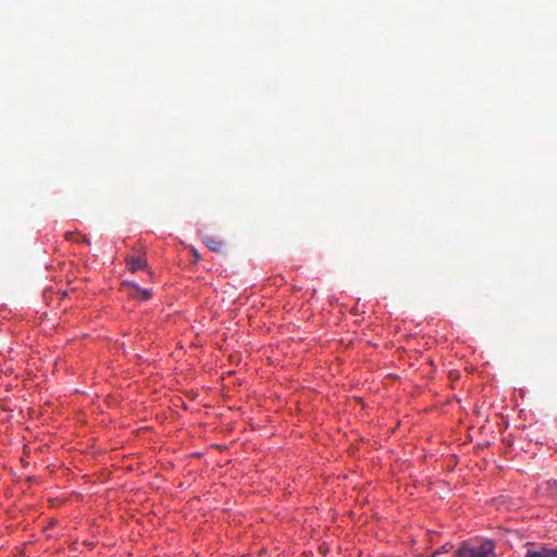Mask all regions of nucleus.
Masks as SVG:
<instances>
[{
  "label": "nucleus",
  "mask_w": 557,
  "mask_h": 557,
  "mask_svg": "<svg viewBox=\"0 0 557 557\" xmlns=\"http://www.w3.org/2000/svg\"><path fill=\"white\" fill-rule=\"evenodd\" d=\"M455 555L456 557H496L495 544L491 540L478 544L463 543Z\"/></svg>",
  "instance_id": "f257e3e1"
},
{
  "label": "nucleus",
  "mask_w": 557,
  "mask_h": 557,
  "mask_svg": "<svg viewBox=\"0 0 557 557\" xmlns=\"http://www.w3.org/2000/svg\"><path fill=\"white\" fill-rule=\"evenodd\" d=\"M127 264L132 272L145 269L147 267V260L144 256H131L127 258Z\"/></svg>",
  "instance_id": "f03ea898"
},
{
  "label": "nucleus",
  "mask_w": 557,
  "mask_h": 557,
  "mask_svg": "<svg viewBox=\"0 0 557 557\" xmlns=\"http://www.w3.org/2000/svg\"><path fill=\"white\" fill-rule=\"evenodd\" d=\"M203 243L206 244V246L214 251V252H222L223 249H224V243L223 240L216 238V237H212V236H206L203 238Z\"/></svg>",
  "instance_id": "7ed1b4c3"
},
{
  "label": "nucleus",
  "mask_w": 557,
  "mask_h": 557,
  "mask_svg": "<svg viewBox=\"0 0 557 557\" xmlns=\"http://www.w3.org/2000/svg\"><path fill=\"white\" fill-rule=\"evenodd\" d=\"M525 557H557V549L541 548L539 550H528Z\"/></svg>",
  "instance_id": "20e7f679"
},
{
  "label": "nucleus",
  "mask_w": 557,
  "mask_h": 557,
  "mask_svg": "<svg viewBox=\"0 0 557 557\" xmlns=\"http://www.w3.org/2000/svg\"><path fill=\"white\" fill-rule=\"evenodd\" d=\"M125 286L132 288V290L129 292V296H132L133 298H136V299L139 298V290H141V288L139 287L138 284H136V283H125Z\"/></svg>",
  "instance_id": "39448f33"
},
{
  "label": "nucleus",
  "mask_w": 557,
  "mask_h": 557,
  "mask_svg": "<svg viewBox=\"0 0 557 557\" xmlns=\"http://www.w3.org/2000/svg\"><path fill=\"white\" fill-rule=\"evenodd\" d=\"M151 296V292L149 289H143L139 290V298L140 300H147L149 299Z\"/></svg>",
  "instance_id": "423d86ee"
},
{
  "label": "nucleus",
  "mask_w": 557,
  "mask_h": 557,
  "mask_svg": "<svg viewBox=\"0 0 557 557\" xmlns=\"http://www.w3.org/2000/svg\"><path fill=\"white\" fill-rule=\"evenodd\" d=\"M453 546L450 544H445L442 546V550H436L434 552L431 556L429 557H435L436 555L441 554L442 552H448Z\"/></svg>",
  "instance_id": "0eeeda50"
},
{
  "label": "nucleus",
  "mask_w": 557,
  "mask_h": 557,
  "mask_svg": "<svg viewBox=\"0 0 557 557\" xmlns=\"http://www.w3.org/2000/svg\"><path fill=\"white\" fill-rule=\"evenodd\" d=\"M79 238H81V242H82V243H85V244H87V245H90V240H89V238H88V237L81 235V236H79Z\"/></svg>",
  "instance_id": "6e6552de"
},
{
  "label": "nucleus",
  "mask_w": 557,
  "mask_h": 557,
  "mask_svg": "<svg viewBox=\"0 0 557 557\" xmlns=\"http://www.w3.org/2000/svg\"><path fill=\"white\" fill-rule=\"evenodd\" d=\"M74 237H75V235L73 233H71V232H67L65 234V238L69 239V240H74L75 239Z\"/></svg>",
  "instance_id": "1a4fd4ad"
},
{
  "label": "nucleus",
  "mask_w": 557,
  "mask_h": 557,
  "mask_svg": "<svg viewBox=\"0 0 557 557\" xmlns=\"http://www.w3.org/2000/svg\"><path fill=\"white\" fill-rule=\"evenodd\" d=\"M182 407H183L184 409H186V408H187V406H186V404H185L184 401L182 403Z\"/></svg>",
  "instance_id": "9d476101"
},
{
  "label": "nucleus",
  "mask_w": 557,
  "mask_h": 557,
  "mask_svg": "<svg viewBox=\"0 0 557 557\" xmlns=\"http://www.w3.org/2000/svg\"><path fill=\"white\" fill-rule=\"evenodd\" d=\"M245 557V556H244Z\"/></svg>",
  "instance_id": "9b49d317"
}]
</instances>
